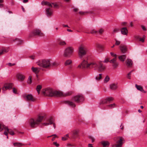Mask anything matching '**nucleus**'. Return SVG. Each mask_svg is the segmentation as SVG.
<instances>
[{
	"mask_svg": "<svg viewBox=\"0 0 147 147\" xmlns=\"http://www.w3.org/2000/svg\"><path fill=\"white\" fill-rule=\"evenodd\" d=\"M46 14L48 16H51L53 14V10L52 8L50 7L47 8L45 9Z\"/></svg>",
	"mask_w": 147,
	"mask_h": 147,
	"instance_id": "f8f14e48",
	"label": "nucleus"
},
{
	"mask_svg": "<svg viewBox=\"0 0 147 147\" xmlns=\"http://www.w3.org/2000/svg\"><path fill=\"white\" fill-rule=\"evenodd\" d=\"M74 52V49L72 47H67L64 50L63 56L65 57H69Z\"/></svg>",
	"mask_w": 147,
	"mask_h": 147,
	"instance_id": "423d86ee",
	"label": "nucleus"
},
{
	"mask_svg": "<svg viewBox=\"0 0 147 147\" xmlns=\"http://www.w3.org/2000/svg\"><path fill=\"white\" fill-rule=\"evenodd\" d=\"M116 106V105L115 103L113 104L107 105H106V108H103V109H112L115 107Z\"/></svg>",
	"mask_w": 147,
	"mask_h": 147,
	"instance_id": "2eb2a0df",
	"label": "nucleus"
},
{
	"mask_svg": "<svg viewBox=\"0 0 147 147\" xmlns=\"http://www.w3.org/2000/svg\"><path fill=\"white\" fill-rule=\"evenodd\" d=\"M24 43V41L23 40L20 39H19V45H23Z\"/></svg>",
	"mask_w": 147,
	"mask_h": 147,
	"instance_id": "49530a36",
	"label": "nucleus"
},
{
	"mask_svg": "<svg viewBox=\"0 0 147 147\" xmlns=\"http://www.w3.org/2000/svg\"><path fill=\"white\" fill-rule=\"evenodd\" d=\"M69 138L68 134H67L64 136L63 137H62V140L63 141H65L68 140Z\"/></svg>",
	"mask_w": 147,
	"mask_h": 147,
	"instance_id": "7c9ffc66",
	"label": "nucleus"
},
{
	"mask_svg": "<svg viewBox=\"0 0 147 147\" xmlns=\"http://www.w3.org/2000/svg\"><path fill=\"white\" fill-rule=\"evenodd\" d=\"M31 70L33 72L36 74H37L40 71V68L39 67H32Z\"/></svg>",
	"mask_w": 147,
	"mask_h": 147,
	"instance_id": "f3484780",
	"label": "nucleus"
},
{
	"mask_svg": "<svg viewBox=\"0 0 147 147\" xmlns=\"http://www.w3.org/2000/svg\"><path fill=\"white\" fill-rule=\"evenodd\" d=\"M53 144L57 147H58L59 145V144L57 143L56 142H53Z\"/></svg>",
	"mask_w": 147,
	"mask_h": 147,
	"instance_id": "5fc2aeb1",
	"label": "nucleus"
},
{
	"mask_svg": "<svg viewBox=\"0 0 147 147\" xmlns=\"http://www.w3.org/2000/svg\"><path fill=\"white\" fill-rule=\"evenodd\" d=\"M89 138L92 141V142H93L94 141V139L92 136H90L89 137Z\"/></svg>",
	"mask_w": 147,
	"mask_h": 147,
	"instance_id": "603ef678",
	"label": "nucleus"
},
{
	"mask_svg": "<svg viewBox=\"0 0 147 147\" xmlns=\"http://www.w3.org/2000/svg\"><path fill=\"white\" fill-rule=\"evenodd\" d=\"M120 129H122L123 130V126H122V124H121V125L120 126Z\"/></svg>",
	"mask_w": 147,
	"mask_h": 147,
	"instance_id": "338daca9",
	"label": "nucleus"
},
{
	"mask_svg": "<svg viewBox=\"0 0 147 147\" xmlns=\"http://www.w3.org/2000/svg\"><path fill=\"white\" fill-rule=\"evenodd\" d=\"M78 67L80 68H94V69L97 70L99 71H102L105 69V66L100 61H93L89 63L85 59L83 60Z\"/></svg>",
	"mask_w": 147,
	"mask_h": 147,
	"instance_id": "f257e3e1",
	"label": "nucleus"
},
{
	"mask_svg": "<svg viewBox=\"0 0 147 147\" xmlns=\"http://www.w3.org/2000/svg\"><path fill=\"white\" fill-rule=\"evenodd\" d=\"M102 74H99L95 77V79L97 81H99L102 79Z\"/></svg>",
	"mask_w": 147,
	"mask_h": 147,
	"instance_id": "c85d7f7f",
	"label": "nucleus"
},
{
	"mask_svg": "<svg viewBox=\"0 0 147 147\" xmlns=\"http://www.w3.org/2000/svg\"><path fill=\"white\" fill-rule=\"evenodd\" d=\"M32 77L31 76H30L28 77L27 81V83L28 84H31L32 83Z\"/></svg>",
	"mask_w": 147,
	"mask_h": 147,
	"instance_id": "473e14b6",
	"label": "nucleus"
},
{
	"mask_svg": "<svg viewBox=\"0 0 147 147\" xmlns=\"http://www.w3.org/2000/svg\"><path fill=\"white\" fill-rule=\"evenodd\" d=\"M13 145L15 146H18V143H13Z\"/></svg>",
	"mask_w": 147,
	"mask_h": 147,
	"instance_id": "0e129e2a",
	"label": "nucleus"
},
{
	"mask_svg": "<svg viewBox=\"0 0 147 147\" xmlns=\"http://www.w3.org/2000/svg\"><path fill=\"white\" fill-rule=\"evenodd\" d=\"M109 59H108V58H106V59L105 60L103 61V62L104 63H107L109 61Z\"/></svg>",
	"mask_w": 147,
	"mask_h": 147,
	"instance_id": "13d9d810",
	"label": "nucleus"
},
{
	"mask_svg": "<svg viewBox=\"0 0 147 147\" xmlns=\"http://www.w3.org/2000/svg\"><path fill=\"white\" fill-rule=\"evenodd\" d=\"M118 58L121 61L123 62L126 58V56L125 55H123L119 56Z\"/></svg>",
	"mask_w": 147,
	"mask_h": 147,
	"instance_id": "c756f323",
	"label": "nucleus"
},
{
	"mask_svg": "<svg viewBox=\"0 0 147 147\" xmlns=\"http://www.w3.org/2000/svg\"><path fill=\"white\" fill-rule=\"evenodd\" d=\"M120 50L123 53H125L127 51L126 47L124 45H121L120 47Z\"/></svg>",
	"mask_w": 147,
	"mask_h": 147,
	"instance_id": "4be33fe9",
	"label": "nucleus"
},
{
	"mask_svg": "<svg viewBox=\"0 0 147 147\" xmlns=\"http://www.w3.org/2000/svg\"><path fill=\"white\" fill-rule=\"evenodd\" d=\"M138 38L139 39V40L140 41H141L142 42H144V39H145L146 37L144 35L143 36L142 38H139V37H138Z\"/></svg>",
	"mask_w": 147,
	"mask_h": 147,
	"instance_id": "79ce46f5",
	"label": "nucleus"
},
{
	"mask_svg": "<svg viewBox=\"0 0 147 147\" xmlns=\"http://www.w3.org/2000/svg\"><path fill=\"white\" fill-rule=\"evenodd\" d=\"M86 53V49L84 46L81 45L79 47L78 53V57L80 59H84Z\"/></svg>",
	"mask_w": 147,
	"mask_h": 147,
	"instance_id": "20e7f679",
	"label": "nucleus"
},
{
	"mask_svg": "<svg viewBox=\"0 0 147 147\" xmlns=\"http://www.w3.org/2000/svg\"><path fill=\"white\" fill-rule=\"evenodd\" d=\"M28 1V0H23V2L24 3H26Z\"/></svg>",
	"mask_w": 147,
	"mask_h": 147,
	"instance_id": "774afa93",
	"label": "nucleus"
},
{
	"mask_svg": "<svg viewBox=\"0 0 147 147\" xmlns=\"http://www.w3.org/2000/svg\"><path fill=\"white\" fill-rule=\"evenodd\" d=\"M71 94V92H67L65 94V96H68L70 95Z\"/></svg>",
	"mask_w": 147,
	"mask_h": 147,
	"instance_id": "6e6d98bb",
	"label": "nucleus"
},
{
	"mask_svg": "<svg viewBox=\"0 0 147 147\" xmlns=\"http://www.w3.org/2000/svg\"><path fill=\"white\" fill-rule=\"evenodd\" d=\"M96 47L98 49L101 51H102L103 49V47L102 45H101L99 44L97 45Z\"/></svg>",
	"mask_w": 147,
	"mask_h": 147,
	"instance_id": "a19ab883",
	"label": "nucleus"
},
{
	"mask_svg": "<svg viewBox=\"0 0 147 147\" xmlns=\"http://www.w3.org/2000/svg\"><path fill=\"white\" fill-rule=\"evenodd\" d=\"M53 124V127L54 129L55 128L56 126L54 120L52 118H50L48 119L47 122L43 123L42 125L44 126H48L50 125Z\"/></svg>",
	"mask_w": 147,
	"mask_h": 147,
	"instance_id": "9b49d317",
	"label": "nucleus"
},
{
	"mask_svg": "<svg viewBox=\"0 0 147 147\" xmlns=\"http://www.w3.org/2000/svg\"><path fill=\"white\" fill-rule=\"evenodd\" d=\"M67 146H73L72 144H67Z\"/></svg>",
	"mask_w": 147,
	"mask_h": 147,
	"instance_id": "69168bd1",
	"label": "nucleus"
},
{
	"mask_svg": "<svg viewBox=\"0 0 147 147\" xmlns=\"http://www.w3.org/2000/svg\"><path fill=\"white\" fill-rule=\"evenodd\" d=\"M117 61V58L116 57H115L113 59H111V60L109 61V62L111 63H113H113H115V62H116Z\"/></svg>",
	"mask_w": 147,
	"mask_h": 147,
	"instance_id": "c9c22d12",
	"label": "nucleus"
},
{
	"mask_svg": "<svg viewBox=\"0 0 147 147\" xmlns=\"http://www.w3.org/2000/svg\"><path fill=\"white\" fill-rule=\"evenodd\" d=\"M13 86L12 83H9L6 84L2 88V90L5 91L7 89H10Z\"/></svg>",
	"mask_w": 147,
	"mask_h": 147,
	"instance_id": "4468645a",
	"label": "nucleus"
},
{
	"mask_svg": "<svg viewBox=\"0 0 147 147\" xmlns=\"http://www.w3.org/2000/svg\"><path fill=\"white\" fill-rule=\"evenodd\" d=\"M110 54L112 56L114 57H116V54H114L112 52H111Z\"/></svg>",
	"mask_w": 147,
	"mask_h": 147,
	"instance_id": "4d7b16f0",
	"label": "nucleus"
},
{
	"mask_svg": "<svg viewBox=\"0 0 147 147\" xmlns=\"http://www.w3.org/2000/svg\"><path fill=\"white\" fill-rule=\"evenodd\" d=\"M59 44L61 46H64L66 45V43L65 41L61 40L59 42Z\"/></svg>",
	"mask_w": 147,
	"mask_h": 147,
	"instance_id": "4c0bfd02",
	"label": "nucleus"
},
{
	"mask_svg": "<svg viewBox=\"0 0 147 147\" xmlns=\"http://www.w3.org/2000/svg\"><path fill=\"white\" fill-rule=\"evenodd\" d=\"M26 100L31 102H34L36 100V99L31 94H28L26 95Z\"/></svg>",
	"mask_w": 147,
	"mask_h": 147,
	"instance_id": "ddd939ff",
	"label": "nucleus"
},
{
	"mask_svg": "<svg viewBox=\"0 0 147 147\" xmlns=\"http://www.w3.org/2000/svg\"><path fill=\"white\" fill-rule=\"evenodd\" d=\"M44 118V116H39L35 120L31 118L28 121L27 124L31 127L35 128L41 122Z\"/></svg>",
	"mask_w": 147,
	"mask_h": 147,
	"instance_id": "f03ea898",
	"label": "nucleus"
},
{
	"mask_svg": "<svg viewBox=\"0 0 147 147\" xmlns=\"http://www.w3.org/2000/svg\"><path fill=\"white\" fill-rule=\"evenodd\" d=\"M121 32L122 34L127 35L128 33V30L126 27H123L121 29Z\"/></svg>",
	"mask_w": 147,
	"mask_h": 147,
	"instance_id": "a211bd4d",
	"label": "nucleus"
},
{
	"mask_svg": "<svg viewBox=\"0 0 147 147\" xmlns=\"http://www.w3.org/2000/svg\"><path fill=\"white\" fill-rule=\"evenodd\" d=\"M114 140L116 141L117 140L116 143L117 144L116 145V147H121L122 145L123 142L124 141V138L121 137H117L114 138Z\"/></svg>",
	"mask_w": 147,
	"mask_h": 147,
	"instance_id": "6e6552de",
	"label": "nucleus"
},
{
	"mask_svg": "<svg viewBox=\"0 0 147 147\" xmlns=\"http://www.w3.org/2000/svg\"><path fill=\"white\" fill-rule=\"evenodd\" d=\"M44 36V34L40 29H36L32 31L30 34V36Z\"/></svg>",
	"mask_w": 147,
	"mask_h": 147,
	"instance_id": "0eeeda50",
	"label": "nucleus"
},
{
	"mask_svg": "<svg viewBox=\"0 0 147 147\" xmlns=\"http://www.w3.org/2000/svg\"><path fill=\"white\" fill-rule=\"evenodd\" d=\"M50 64L51 68L54 66H56L58 65V63L55 62H53L52 63L50 62Z\"/></svg>",
	"mask_w": 147,
	"mask_h": 147,
	"instance_id": "f704fd0d",
	"label": "nucleus"
},
{
	"mask_svg": "<svg viewBox=\"0 0 147 147\" xmlns=\"http://www.w3.org/2000/svg\"><path fill=\"white\" fill-rule=\"evenodd\" d=\"M98 32V31H95L94 30H91L90 32H88L89 33H91V34H96Z\"/></svg>",
	"mask_w": 147,
	"mask_h": 147,
	"instance_id": "c03bdc74",
	"label": "nucleus"
},
{
	"mask_svg": "<svg viewBox=\"0 0 147 147\" xmlns=\"http://www.w3.org/2000/svg\"><path fill=\"white\" fill-rule=\"evenodd\" d=\"M52 4V7H50L52 8L53 5V7L54 8H58L59 7V5L56 3H51Z\"/></svg>",
	"mask_w": 147,
	"mask_h": 147,
	"instance_id": "ea45409f",
	"label": "nucleus"
},
{
	"mask_svg": "<svg viewBox=\"0 0 147 147\" xmlns=\"http://www.w3.org/2000/svg\"><path fill=\"white\" fill-rule=\"evenodd\" d=\"M135 86L138 90H140L144 93H146V92L144 90L142 87V86L140 85H138L137 84H136L135 85Z\"/></svg>",
	"mask_w": 147,
	"mask_h": 147,
	"instance_id": "412c9836",
	"label": "nucleus"
},
{
	"mask_svg": "<svg viewBox=\"0 0 147 147\" xmlns=\"http://www.w3.org/2000/svg\"><path fill=\"white\" fill-rule=\"evenodd\" d=\"M113 100V98L111 97H107L101 100L100 102V105L108 104L111 103V101Z\"/></svg>",
	"mask_w": 147,
	"mask_h": 147,
	"instance_id": "1a4fd4ad",
	"label": "nucleus"
},
{
	"mask_svg": "<svg viewBox=\"0 0 147 147\" xmlns=\"http://www.w3.org/2000/svg\"><path fill=\"white\" fill-rule=\"evenodd\" d=\"M65 103L72 107L76 106L75 104L71 101L66 100L65 101Z\"/></svg>",
	"mask_w": 147,
	"mask_h": 147,
	"instance_id": "dca6fc26",
	"label": "nucleus"
},
{
	"mask_svg": "<svg viewBox=\"0 0 147 147\" xmlns=\"http://www.w3.org/2000/svg\"><path fill=\"white\" fill-rule=\"evenodd\" d=\"M84 99V96L82 94L78 95L75 96L72 98L73 100L77 103L83 101Z\"/></svg>",
	"mask_w": 147,
	"mask_h": 147,
	"instance_id": "9d476101",
	"label": "nucleus"
},
{
	"mask_svg": "<svg viewBox=\"0 0 147 147\" xmlns=\"http://www.w3.org/2000/svg\"><path fill=\"white\" fill-rule=\"evenodd\" d=\"M41 4L43 5H47L49 7H52V4L49 2L43 1L41 2Z\"/></svg>",
	"mask_w": 147,
	"mask_h": 147,
	"instance_id": "a878e982",
	"label": "nucleus"
},
{
	"mask_svg": "<svg viewBox=\"0 0 147 147\" xmlns=\"http://www.w3.org/2000/svg\"><path fill=\"white\" fill-rule=\"evenodd\" d=\"M62 26L63 27H67L69 28L68 26L67 25H65L63 24L62 25Z\"/></svg>",
	"mask_w": 147,
	"mask_h": 147,
	"instance_id": "052dcab7",
	"label": "nucleus"
},
{
	"mask_svg": "<svg viewBox=\"0 0 147 147\" xmlns=\"http://www.w3.org/2000/svg\"><path fill=\"white\" fill-rule=\"evenodd\" d=\"M30 58H31L32 59H34L35 58V56L34 55L31 56H30Z\"/></svg>",
	"mask_w": 147,
	"mask_h": 147,
	"instance_id": "680f3d73",
	"label": "nucleus"
},
{
	"mask_svg": "<svg viewBox=\"0 0 147 147\" xmlns=\"http://www.w3.org/2000/svg\"><path fill=\"white\" fill-rule=\"evenodd\" d=\"M38 65L44 68H50V60L49 59L42 60L38 63Z\"/></svg>",
	"mask_w": 147,
	"mask_h": 147,
	"instance_id": "39448f33",
	"label": "nucleus"
},
{
	"mask_svg": "<svg viewBox=\"0 0 147 147\" xmlns=\"http://www.w3.org/2000/svg\"><path fill=\"white\" fill-rule=\"evenodd\" d=\"M13 92L15 94H17V90L14 88H13Z\"/></svg>",
	"mask_w": 147,
	"mask_h": 147,
	"instance_id": "864d4df0",
	"label": "nucleus"
},
{
	"mask_svg": "<svg viewBox=\"0 0 147 147\" xmlns=\"http://www.w3.org/2000/svg\"><path fill=\"white\" fill-rule=\"evenodd\" d=\"M44 95L50 96H64L63 93L57 91H53L51 88H47L45 91L43 92Z\"/></svg>",
	"mask_w": 147,
	"mask_h": 147,
	"instance_id": "7ed1b4c3",
	"label": "nucleus"
},
{
	"mask_svg": "<svg viewBox=\"0 0 147 147\" xmlns=\"http://www.w3.org/2000/svg\"><path fill=\"white\" fill-rule=\"evenodd\" d=\"M118 65V63L117 62L113 65V66L115 68H116Z\"/></svg>",
	"mask_w": 147,
	"mask_h": 147,
	"instance_id": "de8ad7c7",
	"label": "nucleus"
},
{
	"mask_svg": "<svg viewBox=\"0 0 147 147\" xmlns=\"http://www.w3.org/2000/svg\"><path fill=\"white\" fill-rule=\"evenodd\" d=\"M110 88L111 89L114 90H116L117 88V84L113 83L110 85Z\"/></svg>",
	"mask_w": 147,
	"mask_h": 147,
	"instance_id": "393cba45",
	"label": "nucleus"
},
{
	"mask_svg": "<svg viewBox=\"0 0 147 147\" xmlns=\"http://www.w3.org/2000/svg\"><path fill=\"white\" fill-rule=\"evenodd\" d=\"M101 143L103 146V147H108L109 145V143L107 141H102Z\"/></svg>",
	"mask_w": 147,
	"mask_h": 147,
	"instance_id": "b1692460",
	"label": "nucleus"
},
{
	"mask_svg": "<svg viewBox=\"0 0 147 147\" xmlns=\"http://www.w3.org/2000/svg\"><path fill=\"white\" fill-rule=\"evenodd\" d=\"M126 63L128 66L131 67L132 64V61L131 59H127L126 61Z\"/></svg>",
	"mask_w": 147,
	"mask_h": 147,
	"instance_id": "bb28decb",
	"label": "nucleus"
},
{
	"mask_svg": "<svg viewBox=\"0 0 147 147\" xmlns=\"http://www.w3.org/2000/svg\"><path fill=\"white\" fill-rule=\"evenodd\" d=\"M24 144L22 143L19 142V147L24 145Z\"/></svg>",
	"mask_w": 147,
	"mask_h": 147,
	"instance_id": "e2e57ef3",
	"label": "nucleus"
},
{
	"mask_svg": "<svg viewBox=\"0 0 147 147\" xmlns=\"http://www.w3.org/2000/svg\"><path fill=\"white\" fill-rule=\"evenodd\" d=\"M79 132V130L77 129H75L72 131L73 134V135L71 137L72 138H75V136L78 135Z\"/></svg>",
	"mask_w": 147,
	"mask_h": 147,
	"instance_id": "5701e85b",
	"label": "nucleus"
},
{
	"mask_svg": "<svg viewBox=\"0 0 147 147\" xmlns=\"http://www.w3.org/2000/svg\"><path fill=\"white\" fill-rule=\"evenodd\" d=\"M115 40L116 42L115 43V45H118L120 44V42L118 40L116 39H115Z\"/></svg>",
	"mask_w": 147,
	"mask_h": 147,
	"instance_id": "a18cd8bd",
	"label": "nucleus"
},
{
	"mask_svg": "<svg viewBox=\"0 0 147 147\" xmlns=\"http://www.w3.org/2000/svg\"><path fill=\"white\" fill-rule=\"evenodd\" d=\"M15 63H7L6 64V65H8L9 66H13V65H15Z\"/></svg>",
	"mask_w": 147,
	"mask_h": 147,
	"instance_id": "3c124183",
	"label": "nucleus"
},
{
	"mask_svg": "<svg viewBox=\"0 0 147 147\" xmlns=\"http://www.w3.org/2000/svg\"><path fill=\"white\" fill-rule=\"evenodd\" d=\"M109 80L110 78L108 76H107L104 79V82L105 83H107L109 81Z\"/></svg>",
	"mask_w": 147,
	"mask_h": 147,
	"instance_id": "e433bc0d",
	"label": "nucleus"
},
{
	"mask_svg": "<svg viewBox=\"0 0 147 147\" xmlns=\"http://www.w3.org/2000/svg\"><path fill=\"white\" fill-rule=\"evenodd\" d=\"M141 27L143 30L145 31L146 30V28H145V27L144 26H142Z\"/></svg>",
	"mask_w": 147,
	"mask_h": 147,
	"instance_id": "bf43d9fd",
	"label": "nucleus"
},
{
	"mask_svg": "<svg viewBox=\"0 0 147 147\" xmlns=\"http://www.w3.org/2000/svg\"><path fill=\"white\" fill-rule=\"evenodd\" d=\"M119 31V29L117 28H115L113 30V33H115L118 32Z\"/></svg>",
	"mask_w": 147,
	"mask_h": 147,
	"instance_id": "09e8293b",
	"label": "nucleus"
},
{
	"mask_svg": "<svg viewBox=\"0 0 147 147\" xmlns=\"http://www.w3.org/2000/svg\"><path fill=\"white\" fill-rule=\"evenodd\" d=\"M8 133H9L11 135H13L14 134L13 132L12 131H11V130L8 129V127H7L6 130L4 132V134L5 135L7 136L8 134Z\"/></svg>",
	"mask_w": 147,
	"mask_h": 147,
	"instance_id": "aec40b11",
	"label": "nucleus"
},
{
	"mask_svg": "<svg viewBox=\"0 0 147 147\" xmlns=\"http://www.w3.org/2000/svg\"><path fill=\"white\" fill-rule=\"evenodd\" d=\"M26 77L24 75L19 73V81L22 82L24 80Z\"/></svg>",
	"mask_w": 147,
	"mask_h": 147,
	"instance_id": "6ab92c4d",
	"label": "nucleus"
},
{
	"mask_svg": "<svg viewBox=\"0 0 147 147\" xmlns=\"http://www.w3.org/2000/svg\"><path fill=\"white\" fill-rule=\"evenodd\" d=\"M104 30L103 29H100L98 31V32L100 34H102Z\"/></svg>",
	"mask_w": 147,
	"mask_h": 147,
	"instance_id": "8fccbe9b",
	"label": "nucleus"
},
{
	"mask_svg": "<svg viewBox=\"0 0 147 147\" xmlns=\"http://www.w3.org/2000/svg\"><path fill=\"white\" fill-rule=\"evenodd\" d=\"M132 71H130L127 74V78L129 79H131V75Z\"/></svg>",
	"mask_w": 147,
	"mask_h": 147,
	"instance_id": "37998d69",
	"label": "nucleus"
},
{
	"mask_svg": "<svg viewBox=\"0 0 147 147\" xmlns=\"http://www.w3.org/2000/svg\"><path fill=\"white\" fill-rule=\"evenodd\" d=\"M41 88L42 86L41 85H38L36 89L38 94L40 93V91Z\"/></svg>",
	"mask_w": 147,
	"mask_h": 147,
	"instance_id": "58836bf2",
	"label": "nucleus"
},
{
	"mask_svg": "<svg viewBox=\"0 0 147 147\" xmlns=\"http://www.w3.org/2000/svg\"><path fill=\"white\" fill-rule=\"evenodd\" d=\"M7 127L5 125L0 124V131L4 129L5 131L6 130Z\"/></svg>",
	"mask_w": 147,
	"mask_h": 147,
	"instance_id": "2f4dec72",
	"label": "nucleus"
},
{
	"mask_svg": "<svg viewBox=\"0 0 147 147\" xmlns=\"http://www.w3.org/2000/svg\"><path fill=\"white\" fill-rule=\"evenodd\" d=\"M8 52L5 48H0V56Z\"/></svg>",
	"mask_w": 147,
	"mask_h": 147,
	"instance_id": "cd10ccee",
	"label": "nucleus"
},
{
	"mask_svg": "<svg viewBox=\"0 0 147 147\" xmlns=\"http://www.w3.org/2000/svg\"><path fill=\"white\" fill-rule=\"evenodd\" d=\"M72 62L71 60L70 59H68L66 61L65 63V65H70Z\"/></svg>",
	"mask_w": 147,
	"mask_h": 147,
	"instance_id": "72a5a7b5",
	"label": "nucleus"
}]
</instances>
